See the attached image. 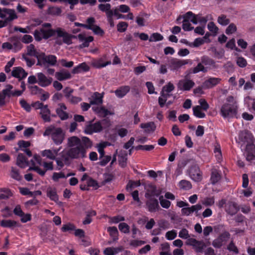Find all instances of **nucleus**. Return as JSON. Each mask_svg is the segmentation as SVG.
Listing matches in <instances>:
<instances>
[{
    "label": "nucleus",
    "instance_id": "1",
    "mask_svg": "<svg viewBox=\"0 0 255 255\" xmlns=\"http://www.w3.org/2000/svg\"><path fill=\"white\" fill-rule=\"evenodd\" d=\"M43 136L49 137L55 144L58 145L64 140L65 133L61 128L51 125L46 128Z\"/></svg>",
    "mask_w": 255,
    "mask_h": 255
},
{
    "label": "nucleus",
    "instance_id": "2",
    "mask_svg": "<svg viewBox=\"0 0 255 255\" xmlns=\"http://www.w3.org/2000/svg\"><path fill=\"white\" fill-rule=\"evenodd\" d=\"M86 152V149L83 145L70 148L66 152L63 151L62 159L64 160V164L68 162L69 158L78 159L85 157Z\"/></svg>",
    "mask_w": 255,
    "mask_h": 255
},
{
    "label": "nucleus",
    "instance_id": "3",
    "mask_svg": "<svg viewBox=\"0 0 255 255\" xmlns=\"http://www.w3.org/2000/svg\"><path fill=\"white\" fill-rule=\"evenodd\" d=\"M61 148V147H60L57 148L45 149L42 151L41 155L49 159L55 160L57 166L60 169L64 165V160L62 159V151L60 154V157H57Z\"/></svg>",
    "mask_w": 255,
    "mask_h": 255
},
{
    "label": "nucleus",
    "instance_id": "4",
    "mask_svg": "<svg viewBox=\"0 0 255 255\" xmlns=\"http://www.w3.org/2000/svg\"><path fill=\"white\" fill-rule=\"evenodd\" d=\"M0 28L5 27L13 20L17 18L14 10L11 9L0 8Z\"/></svg>",
    "mask_w": 255,
    "mask_h": 255
},
{
    "label": "nucleus",
    "instance_id": "5",
    "mask_svg": "<svg viewBox=\"0 0 255 255\" xmlns=\"http://www.w3.org/2000/svg\"><path fill=\"white\" fill-rule=\"evenodd\" d=\"M50 23H45L41 28L36 29L34 32V36L36 41L42 39H47L55 34V30L52 29Z\"/></svg>",
    "mask_w": 255,
    "mask_h": 255
},
{
    "label": "nucleus",
    "instance_id": "6",
    "mask_svg": "<svg viewBox=\"0 0 255 255\" xmlns=\"http://www.w3.org/2000/svg\"><path fill=\"white\" fill-rule=\"evenodd\" d=\"M42 52L37 50L34 45L30 44L26 47V53L22 55V59L26 62L28 67L32 66L34 64V61L30 59L27 56L35 57L38 61Z\"/></svg>",
    "mask_w": 255,
    "mask_h": 255
},
{
    "label": "nucleus",
    "instance_id": "7",
    "mask_svg": "<svg viewBox=\"0 0 255 255\" xmlns=\"http://www.w3.org/2000/svg\"><path fill=\"white\" fill-rule=\"evenodd\" d=\"M238 106L237 103L233 104H224L221 108V114L224 118H232L236 116L238 113Z\"/></svg>",
    "mask_w": 255,
    "mask_h": 255
},
{
    "label": "nucleus",
    "instance_id": "8",
    "mask_svg": "<svg viewBox=\"0 0 255 255\" xmlns=\"http://www.w3.org/2000/svg\"><path fill=\"white\" fill-rule=\"evenodd\" d=\"M55 33L56 34L55 38L56 44L61 45L63 43L67 45H70L72 43V39L74 36L63 29L58 28L55 30Z\"/></svg>",
    "mask_w": 255,
    "mask_h": 255
},
{
    "label": "nucleus",
    "instance_id": "9",
    "mask_svg": "<svg viewBox=\"0 0 255 255\" xmlns=\"http://www.w3.org/2000/svg\"><path fill=\"white\" fill-rule=\"evenodd\" d=\"M187 15L190 16L189 19L190 20V22L195 24L199 23L205 25L208 20L212 19L211 15L202 16L200 14L195 15L191 11L187 12Z\"/></svg>",
    "mask_w": 255,
    "mask_h": 255
},
{
    "label": "nucleus",
    "instance_id": "10",
    "mask_svg": "<svg viewBox=\"0 0 255 255\" xmlns=\"http://www.w3.org/2000/svg\"><path fill=\"white\" fill-rule=\"evenodd\" d=\"M57 62V58L55 55H45V53L42 52L40 57L37 61V65L48 64L50 66H54Z\"/></svg>",
    "mask_w": 255,
    "mask_h": 255
},
{
    "label": "nucleus",
    "instance_id": "11",
    "mask_svg": "<svg viewBox=\"0 0 255 255\" xmlns=\"http://www.w3.org/2000/svg\"><path fill=\"white\" fill-rule=\"evenodd\" d=\"M239 140L241 144V148H244L247 144L253 143V136L248 131H242L239 134Z\"/></svg>",
    "mask_w": 255,
    "mask_h": 255
},
{
    "label": "nucleus",
    "instance_id": "12",
    "mask_svg": "<svg viewBox=\"0 0 255 255\" xmlns=\"http://www.w3.org/2000/svg\"><path fill=\"white\" fill-rule=\"evenodd\" d=\"M31 162L33 166L29 168V170H34L41 176L45 174L46 171L41 169L38 166V165L41 164V159L40 156L34 155L33 158L31 160Z\"/></svg>",
    "mask_w": 255,
    "mask_h": 255
},
{
    "label": "nucleus",
    "instance_id": "13",
    "mask_svg": "<svg viewBox=\"0 0 255 255\" xmlns=\"http://www.w3.org/2000/svg\"><path fill=\"white\" fill-rule=\"evenodd\" d=\"M194 82L189 79L184 78L179 81L177 88L182 91H189L194 86Z\"/></svg>",
    "mask_w": 255,
    "mask_h": 255
},
{
    "label": "nucleus",
    "instance_id": "14",
    "mask_svg": "<svg viewBox=\"0 0 255 255\" xmlns=\"http://www.w3.org/2000/svg\"><path fill=\"white\" fill-rule=\"evenodd\" d=\"M230 237V234L225 232L213 242L212 245L214 247L219 248L227 243Z\"/></svg>",
    "mask_w": 255,
    "mask_h": 255
},
{
    "label": "nucleus",
    "instance_id": "15",
    "mask_svg": "<svg viewBox=\"0 0 255 255\" xmlns=\"http://www.w3.org/2000/svg\"><path fill=\"white\" fill-rule=\"evenodd\" d=\"M36 77L38 78V84L42 87H46L52 82V78L50 77L46 76L42 72H39L36 74Z\"/></svg>",
    "mask_w": 255,
    "mask_h": 255
},
{
    "label": "nucleus",
    "instance_id": "16",
    "mask_svg": "<svg viewBox=\"0 0 255 255\" xmlns=\"http://www.w3.org/2000/svg\"><path fill=\"white\" fill-rule=\"evenodd\" d=\"M242 149L245 150L244 154L247 160L251 161L255 159V145L253 143L247 144V145L245 146L244 148H242Z\"/></svg>",
    "mask_w": 255,
    "mask_h": 255
},
{
    "label": "nucleus",
    "instance_id": "17",
    "mask_svg": "<svg viewBox=\"0 0 255 255\" xmlns=\"http://www.w3.org/2000/svg\"><path fill=\"white\" fill-rule=\"evenodd\" d=\"M187 63L186 60L173 59L169 62V68L171 71H177Z\"/></svg>",
    "mask_w": 255,
    "mask_h": 255
},
{
    "label": "nucleus",
    "instance_id": "18",
    "mask_svg": "<svg viewBox=\"0 0 255 255\" xmlns=\"http://www.w3.org/2000/svg\"><path fill=\"white\" fill-rule=\"evenodd\" d=\"M102 124L100 122H96L94 124L87 126L84 130L85 133L91 134L94 132H98L102 130Z\"/></svg>",
    "mask_w": 255,
    "mask_h": 255
},
{
    "label": "nucleus",
    "instance_id": "19",
    "mask_svg": "<svg viewBox=\"0 0 255 255\" xmlns=\"http://www.w3.org/2000/svg\"><path fill=\"white\" fill-rule=\"evenodd\" d=\"M190 178L196 182H199L202 179L201 172L197 166H193L190 168L189 171Z\"/></svg>",
    "mask_w": 255,
    "mask_h": 255
},
{
    "label": "nucleus",
    "instance_id": "20",
    "mask_svg": "<svg viewBox=\"0 0 255 255\" xmlns=\"http://www.w3.org/2000/svg\"><path fill=\"white\" fill-rule=\"evenodd\" d=\"M201 60V62L206 66L205 68H207V71L208 70L214 69L218 68L216 62L207 56H204L202 57Z\"/></svg>",
    "mask_w": 255,
    "mask_h": 255
},
{
    "label": "nucleus",
    "instance_id": "21",
    "mask_svg": "<svg viewBox=\"0 0 255 255\" xmlns=\"http://www.w3.org/2000/svg\"><path fill=\"white\" fill-rule=\"evenodd\" d=\"M13 87L11 85H7L5 88L2 90V94L5 96H20L22 92L20 90H12Z\"/></svg>",
    "mask_w": 255,
    "mask_h": 255
},
{
    "label": "nucleus",
    "instance_id": "22",
    "mask_svg": "<svg viewBox=\"0 0 255 255\" xmlns=\"http://www.w3.org/2000/svg\"><path fill=\"white\" fill-rule=\"evenodd\" d=\"M221 81V78L210 77L204 82L203 86L205 88L210 89L219 84Z\"/></svg>",
    "mask_w": 255,
    "mask_h": 255
},
{
    "label": "nucleus",
    "instance_id": "23",
    "mask_svg": "<svg viewBox=\"0 0 255 255\" xmlns=\"http://www.w3.org/2000/svg\"><path fill=\"white\" fill-rule=\"evenodd\" d=\"M202 209V206L200 204H196L190 207L183 208L181 209V213L185 216H190L194 212H198Z\"/></svg>",
    "mask_w": 255,
    "mask_h": 255
},
{
    "label": "nucleus",
    "instance_id": "24",
    "mask_svg": "<svg viewBox=\"0 0 255 255\" xmlns=\"http://www.w3.org/2000/svg\"><path fill=\"white\" fill-rule=\"evenodd\" d=\"M221 171L218 169L214 168L212 170L210 178L211 182L212 184H215L220 182L221 179Z\"/></svg>",
    "mask_w": 255,
    "mask_h": 255
},
{
    "label": "nucleus",
    "instance_id": "25",
    "mask_svg": "<svg viewBox=\"0 0 255 255\" xmlns=\"http://www.w3.org/2000/svg\"><path fill=\"white\" fill-rule=\"evenodd\" d=\"M92 109L100 117H105L109 115L113 114L105 108L102 106H93Z\"/></svg>",
    "mask_w": 255,
    "mask_h": 255
},
{
    "label": "nucleus",
    "instance_id": "26",
    "mask_svg": "<svg viewBox=\"0 0 255 255\" xmlns=\"http://www.w3.org/2000/svg\"><path fill=\"white\" fill-rule=\"evenodd\" d=\"M59 108L56 109V113L62 120H65L68 118V114L65 111L67 108L66 106L62 103L58 105Z\"/></svg>",
    "mask_w": 255,
    "mask_h": 255
},
{
    "label": "nucleus",
    "instance_id": "27",
    "mask_svg": "<svg viewBox=\"0 0 255 255\" xmlns=\"http://www.w3.org/2000/svg\"><path fill=\"white\" fill-rule=\"evenodd\" d=\"M77 37L79 41L82 42V44L80 45V47H86L89 45V43L93 40V37L91 36L86 37L84 34H79Z\"/></svg>",
    "mask_w": 255,
    "mask_h": 255
},
{
    "label": "nucleus",
    "instance_id": "28",
    "mask_svg": "<svg viewBox=\"0 0 255 255\" xmlns=\"http://www.w3.org/2000/svg\"><path fill=\"white\" fill-rule=\"evenodd\" d=\"M71 77V73L65 70H62L55 73V77L59 81H64L69 79Z\"/></svg>",
    "mask_w": 255,
    "mask_h": 255
},
{
    "label": "nucleus",
    "instance_id": "29",
    "mask_svg": "<svg viewBox=\"0 0 255 255\" xmlns=\"http://www.w3.org/2000/svg\"><path fill=\"white\" fill-rule=\"evenodd\" d=\"M27 74L21 67H16L12 71V75L19 79H23L26 77Z\"/></svg>",
    "mask_w": 255,
    "mask_h": 255
},
{
    "label": "nucleus",
    "instance_id": "30",
    "mask_svg": "<svg viewBox=\"0 0 255 255\" xmlns=\"http://www.w3.org/2000/svg\"><path fill=\"white\" fill-rule=\"evenodd\" d=\"M175 87L173 84L171 82H169L167 84L163 87L161 93L163 96H166V95H167L170 97L171 94H170V93L173 91Z\"/></svg>",
    "mask_w": 255,
    "mask_h": 255
},
{
    "label": "nucleus",
    "instance_id": "31",
    "mask_svg": "<svg viewBox=\"0 0 255 255\" xmlns=\"http://www.w3.org/2000/svg\"><path fill=\"white\" fill-rule=\"evenodd\" d=\"M40 114L43 120L45 122H50V111L47 105H45L41 110Z\"/></svg>",
    "mask_w": 255,
    "mask_h": 255
},
{
    "label": "nucleus",
    "instance_id": "32",
    "mask_svg": "<svg viewBox=\"0 0 255 255\" xmlns=\"http://www.w3.org/2000/svg\"><path fill=\"white\" fill-rule=\"evenodd\" d=\"M47 196L52 201L58 203V196L55 188L49 187L47 189Z\"/></svg>",
    "mask_w": 255,
    "mask_h": 255
},
{
    "label": "nucleus",
    "instance_id": "33",
    "mask_svg": "<svg viewBox=\"0 0 255 255\" xmlns=\"http://www.w3.org/2000/svg\"><path fill=\"white\" fill-rule=\"evenodd\" d=\"M149 199V200L146 203L148 209L149 211L151 212H154L156 211L159 208L158 201L156 199L152 200L150 198Z\"/></svg>",
    "mask_w": 255,
    "mask_h": 255
},
{
    "label": "nucleus",
    "instance_id": "34",
    "mask_svg": "<svg viewBox=\"0 0 255 255\" xmlns=\"http://www.w3.org/2000/svg\"><path fill=\"white\" fill-rule=\"evenodd\" d=\"M123 250L122 247L117 248L108 247L106 248L103 253L105 255H116Z\"/></svg>",
    "mask_w": 255,
    "mask_h": 255
},
{
    "label": "nucleus",
    "instance_id": "35",
    "mask_svg": "<svg viewBox=\"0 0 255 255\" xmlns=\"http://www.w3.org/2000/svg\"><path fill=\"white\" fill-rule=\"evenodd\" d=\"M16 164L19 167L24 168L28 165V162L24 155L19 153L16 159Z\"/></svg>",
    "mask_w": 255,
    "mask_h": 255
},
{
    "label": "nucleus",
    "instance_id": "36",
    "mask_svg": "<svg viewBox=\"0 0 255 255\" xmlns=\"http://www.w3.org/2000/svg\"><path fill=\"white\" fill-rule=\"evenodd\" d=\"M67 145L71 148L82 145L81 140L76 136H72L68 139Z\"/></svg>",
    "mask_w": 255,
    "mask_h": 255
},
{
    "label": "nucleus",
    "instance_id": "37",
    "mask_svg": "<svg viewBox=\"0 0 255 255\" xmlns=\"http://www.w3.org/2000/svg\"><path fill=\"white\" fill-rule=\"evenodd\" d=\"M89 70V67L86 63H82L77 66L74 67L72 70V73L75 74L81 73L82 72L88 71Z\"/></svg>",
    "mask_w": 255,
    "mask_h": 255
},
{
    "label": "nucleus",
    "instance_id": "38",
    "mask_svg": "<svg viewBox=\"0 0 255 255\" xmlns=\"http://www.w3.org/2000/svg\"><path fill=\"white\" fill-rule=\"evenodd\" d=\"M130 90L128 86H122L115 91V93L117 97L121 98L124 97Z\"/></svg>",
    "mask_w": 255,
    "mask_h": 255
},
{
    "label": "nucleus",
    "instance_id": "39",
    "mask_svg": "<svg viewBox=\"0 0 255 255\" xmlns=\"http://www.w3.org/2000/svg\"><path fill=\"white\" fill-rule=\"evenodd\" d=\"M145 189L146 192L145 193V197L147 198H151L152 197L157 196V194L156 193V187L154 185L149 184L147 185Z\"/></svg>",
    "mask_w": 255,
    "mask_h": 255
},
{
    "label": "nucleus",
    "instance_id": "40",
    "mask_svg": "<svg viewBox=\"0 0 255 255\" xmlns=\"http://www.w3.org/2000/svg\"><path fill=\"white\" fill-rule=\"evenodd\" d=\"M226 211L231 215L235 214L239 210L238 205L235 202H229L226 206Z\"/></svg>",
    "mask_w": 255,
    "mask_h": 255
},
{
    "label": "nucleus",
    "instance_id": "41",
    "mask_svg": "<svg viewBox=\"0 0 255 255\" xmlns=\"http://www.w3.org/2000/svg\"><path fill=\"white\" fill-rule=\"evenodd\" d=\"M103 102L102 96L98 93H95L92 96L90 103L91 105L101 104Z\"/></svg>",
    "mask_w": 255,
    "mask_h": 255
},
{
    "label": "nucleus",
    "instance_id": "42",
    "mask_svg": "<svg viewBox=\"0 0 255 255\" xmlns=\"http://www.w3.org/2000/svg\"><path fill=\"white\" fill-rule=\"evenodd\" d=\"M214 153L218 161L220 162L222 160V154L221 146L217 142L215 143L214 144Z\"/></svg>",
    "mask_w": 255,
    "mask_h": 255
},
{
    "label": "nucleus",
    "instance_id": "43",
    "mask_svg": "<svg viewBox=\"0 0 255 255\" xmlns=\"http://www.w3.org/2000/svg\"><path fill=\"white\" fill-rule=\"evenodd\" d=\"M75 173H70L65 175L63 172H54L52 177L53 180L55 182L58 181L61 178H66L69 176L74 175Z\"/></svg>",
    "mask_w": 255,
    "mask_h": 255
},
{
    "label": "nucleus",
    "instance_id": "44",
    "mask_svg": "<svg viewBox=\"0 0 255 255\" xmlns=\"http://www.w3.org/2000/svg\"><path fill=\"white\" fill-rule=\"evenodd\" d=\"M189 15H187V12L184 16L182 27L185 31H190L193 29L190 23V20L189 19Z\"/></svg>",
    "mask_w": 255,
    "mask_h": 255
},
{
    "label": "nucleus",
    "instance_id": "45",
    "mask_svg": "<svg viewBox=\"0 0 255 255\" xmlns=\"http://www.w3.org/2000/svg\"><path fill=\"white\" fill-rule=\"evenodd\" d=\"M206 38V36L196 38L193 42H192V44H189V47L192 48L199 47L205 43Z\"/></svg>",
    "mask_w": 255,
    "mask_h": 255
},
{
    "label": "nucleus",
    "instance_id": "46",
    "mask_svg": "<svg viewBox=\"0 0 255 255\" xmlns=\"http://www.w3.org/2000/svg\"><path fill=\"white\" fill-rule=\"evenodd\" d=\"M140 127L142 128H144L145 131L147 132H152L154 131L156 128V126L153 122L141 124Z\"/></svg>",
    "mask_w": 255,
    "mask_h": 255
},
{
    "label": "nucleus",
    "instance_id": "47",
    "mask_svg": "<svg viewBox=\"0 0 255 255\" xmlns=\"http://www.w3.org/2000/svg\"><path fill=\"white\" fill-rule=\"evenodd\" d=\"M161 250L159 255H172L170 251V245L168 243H164L161 245Z\"/></svg>",
    "mask_w": 255,
    "mask_h": 255
},
{
    "label": "nucleus",
    "instance_id": "48",
    "mask_svg": "<svg viewBox=\"0 0 255 255\" xmlns=\"http://www.w3.org/2000/svg\"><path fill=\"white\" fill-rule=\"evenodd\" d=\"M203 110L199 106H196L193 108V111L194 115L198 118H204L205 117L206 115L202 111Z\"/></svg>",
    "mask_w": 255,
    "mask_h": 255
},
{
    "label": "nucleus",
    "instance_id": "49",
    "mask_svg": "<svg viewBox=\"0 0 255 255\" xmlns=\"http://www.w3.org/2000/svg\"><path fill=\"white\" fill-rule=\"evenodd\" d=\"M10 175L11 178L18 181L21 180L22 177L18 170L13 167L11 168Z\"/></svg>",
    "mask_w": 255,
    "mask_h": 255
},
{
    "label": "nucleus",
    "instance_id": "50",
    "mask_svg": "<svg viewBox=\"0 0 255 255\" xmlns=\"http://www.w3.org/2000/svg\"><path fill=\"white\" fill-rule=\"evenodd\" d=\"M0 225L3 227L12 228L16 226V222L11 220H3L0 222Z\"/></svg>",
    "mask_w": 255,
    "mask_h": 255
},
{
    "label": "nucleus",
    "instance_id": "51",
    "mask_svg": "<svg viewBox=\"0 0 255 255\" xmlns=\"http://www.w3.org/2000/svg\"><path fill=\"white\" fill-rule=\"evenodd\" d=\"M61 12V8L58 6H51L47 10L48 13L53 15H59Z\"/></svg>",
    "mask_w": 255,
    "mask_h": 255
},
{
    "label": "nucleus",
    "instance_id": "52",
    "mask_svg": "<svg viewBox=\"0 0 255 255\" xmlns=\"http://www.w3.org/2000/svg\"><path fill=\"white\" fill-rule=\"evenodd\" d=\"M111 156L110 155H103L100 156L99 162L98 163L99 165L104 166L111 160Z\"/></svg>",
    "mask_w": 255,
    "mask_h": 255
},
{
    "label": "nucleus",
    "instance_id": "53",
    "mask_svg": "<svg viewBox=\"0 0 255 255\" xmlns=\"http://www.w3.org/2000/svg\"><path fill=\"white\" fill-rule=\"evenodd\" d=\"M119 230L124 234H128L129 233V226L126 223L123 222L119 224Z\"/></svg>",
    "mask_w": 255,
    "mask_h": 255
},
{
    "label": "nucleus",
    "instance_id": "54",
    "mask_svg": "<svg viewBox=\"0 0 255 255\" xmlns=\"http://www.w3.org/2000/svg\"><path fill=\"white\" fill-rule=\"evenodd\" d=\"M163 39V36L159 33H152L149 38V41L150 42H156L161 41Z\"/></svg>",
    "mask_w": 255,
    "mask_h": 255
},
{
    "label": "nucleus",
    "instance_id": "55",
    "mask_svg": "<svg viewBox=\"0 0 255 255\" xmlns=\"http://www.w3.org/2000/svg\"><path fill=\"white\" fill-rule=\"evenodd\" d=\"M179 186L180 188L186 190H189L192 187L190 182L185 180H181L179 183Z\"/></svg>",
    "mask_w": 255,
    "mask_h": 255
},
{
    "label": "nucleus",
    "instance_id": "56",
    "mask_svg": "<svg viewBox=\"0 0 255 255\" xmlns=\"http://www.w3.org/2000/svg\"><path fill=\"white\" fill-rule=\"evenodd\" d=\"M98 8L102 11L105 12L106 15L109 11H111V5L110 3H101L98 5Z\"/></svg>",
    "mask_w": 255,
    "mask_h": 255
},
{
    "label": "nucleus",
    "instance_id": "57",
    "mask_svg": "<svg viewBox=\"0 0 255 255\" xmlns=\"http://www.w3.org/2000/svg\"><path fill=\"white\" fill-rule=\"evenodd\" d=\"M108 12H111L112 14V16H115L116 17L117 19H123L126 18V15H123L120 13V11L118 9L117 7H116L111 10V11H109Z\"/></svg>",
    "mask_w": 255,
    "mask_h": 255
},
{
    "label": "nucleus",
    "instance_id": "58",
    "mask_svg": "<svg viewBox=\"0 0 255 255\" xmlns=\"http://www.w3.org/2000/svg\"><path fill=\"white\" fill-rule=\"evenodd\" d=\"M208 30L214 35H216L218 32V28L213 22H210L207 25Z\"/></svg>",
    "mask_w": 255,
    "mask_h": 255
},
{
    "label": "nucleus",
    "instance_id": "59",
    "mask_svg": "<svg viewBox=\"0 0 255 255\" xmlns=\"http://www.w3.org/2000/svg\"><path fill=\"white\" fill-rule=\"evenodd\" d=\"M205 247V244L201 241H197V243L193 247L194 249L197 253H202Z\"/></svg>",
    "mask_w": 255,
    "mask_h": 255
},
{
    "label": "nucleus",
    "instance_id": "60",
    "mask_svg": "<svg viewBox=\"0 0 255 255\" xmlns=\"http://www.w3.org/2000/svg\"><path fill=\"white\" fill-rule=\"evenodd\" d=\"M11 196V192L7 189L0 190V199H6Z\"/></svg>",
    "mask_w": 255,
    "mask_h": 255
},
{
    "label": "nucleus",
    "instance_id": "61",
    "mask_svg": "<svg viewBox=\"0 0 255 255\" xmlns=\"http://www.w3.org/2000/svg\"><path fill=\"white\" fill-rule=\"evenodd\" d=\"M159 200L161 206L163 208L168 209L170 207V205H171V202L169 201L164 199V198L162 196H161L159 197Z\"/></svg>",
    "mask_w": 255,
    "mask_h": 255
},
{
    "label": "nucleus",
    "instance_id": "62",
    "mask_svg": "<svg viewBox=\"0 0 255 255\" xmlns=\"http://www.w3.org/2000/svg\"><path fill=\"white\" fill-rule=\"evenodd\" d=\"M200 71L204 73L207 72V68H205L204 64L202 62L199 63L197 66L195 67L193 70V72L194 73H197Z\"/></svg>",
    "mask_w": 255,
    "mask_h": 255
},
{
    "label": "nucleus",
    "instance_id": "63",
    "mask_svg": "<svg viewBox=\"0 0 255 255\" xmlns=\"http://www.w3.org/2000/svg\"><path fill=\"white\" fill-rule=\"evenodd\" d=\"M218 22L222 25L225 26L229 23L230 20L226 16L222 15L218 17Z\"/></svg>",
    "mask_w": 255,
    "mask_h": 255
},
{
    "label": "nucleus",
    "instance_id": "64",
    "mask_svg": "<svg viewBox=\"0 0 255 255\" xmlns=\"http://www.w3.org/2000/svg\"><path fill=\"white\" fill-rule=\"evenodd\" d=\"M128 26V24L125 21H121L117 25V30L120 32L125 31Z\"/></svg>",
    "mask_w": 255,
    "mask_h": 255
}]
</instances>
